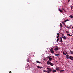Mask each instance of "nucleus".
I'll return each instance as SVG.
<instances>
[{
    "label": "nucleus",
    "mask_w": 73,
    "mask_h": 73,
    "mask_svg": "<svg viewBox=\"0 0 73 73\" xmlns=\"http://www.w3.org/2000/svg\"><path fill=\"white\" fill-rule=\"evenodd\" d=\"M70 52L72 54H73V52L71 50H70Z\"/></svg>",
    "instance_id": "nucleus-16"
},
{
    "label": "nucleus",
    "mask_w": 73,
    "mask_h": 73,
    "mask_svg": "<svg viewBox=\"0 0 73 73\" xmlns=\"http://www.w3.org/2000/svg\"><path fill=\"white\" fill-rule=\"evenodd\" d=\"M56 70H57V71H58V70H60V68H58L57 67V68H56L55 69Z\"/></svg>",
    "instance_id": "nucleus-8"
},
{
    "label": "nucleus",
    "mask_w": 73,
    "mask_h": 73,
    "mask_svg": "<svg viewBox=\"0 0 73 73\" xmlns=\"http://www.w3.org/2000/svg\"><path fill=\"white\" fill-rule=\"evenodd\" d=\"M64 34H62V36H64Z\"/></svg>",
    "instance_id": "nucleus-32"
},
{
    "label": "nucleus",
    "mask_w": 73,
    "mask_h": 73,
    "mask_svg": "<svg viewBox=\"0 0 73 73\" xmlns=\"http://www.w3.org/2000/svg\"><path fill=\"white\" fill-rule=\"evenodd\" d=\"M52 60V58H49V61H51V60Z\"/></svg>",
    "instance_id": "nucleus-22"
},
{
    "label": "nucleus",
    "mask_w": 73,
    "mask_h": 73,
    "mask_svg": "<svg viewBox=\"0 0 73 73\" xmlns=\"http://www.w3.org/2000/svg\"><path fill=\"white\" fill-rule=\"evenodd\" d=\"M36 62L38 64H41V62H39V61L38 60H37Z\"/></svg>",
    "instance_id": "nucleus-14"
},
{
    "label": "nucleus",
    "mask_w": 73,
    "mask_h": 73,
    "mask_svg": "<svg viewBox=\"0 0 73 73\" xmlns=\"http://www.w3.org/2000/svg\"><path fill=\"white\" fill-rule=\"evenodd\" d=\"M52 72L53 73H54L55 72H56L57 71H56V70H52Z\"/></svg>",
    "instance_id": "nucleus-15"
},
{
    "label": "nucleus",
    "mask_w": 73,
    "mask_h": 73,
    "mask_svg": "<svg viewBox=\"0 0 73 73\" xmlns=\"http://www.w3.org/2000/svg\"><path fill=\"white\" fill-rule=\"evenodd\" d=\"M60 37V35H58L57 36H56L57 38H58Z\"/></svg>",
    "instance_id": "nucleus-30"
},
{
    "label": "nucleus",
    "mask_w": 73,
    "mask_h": 73,
    "mask_svg": "<svg viewBox=\"0 0 73 73\" xmlns=\"http://www.w3.org/2000/svg\"><path fill=\"white\" fill-rule=\"evenodd\" d=\"M67 35H68V36H69L70 37L71 36H72V35H70V34H67Z\"/></svg>",
    "instance_id": "nucleus-18"
},
{
    "label": "nucleus",
    "mask_w": 73,
    "mask_h": 73,
    "mask_svg": "<svg viewBox=\"0 0 73 73\" xmlns=\"http://www.w3.org/2000/svg\"><path fill=\"white\" fill-rule=\"evenodd\" d=\"M70 0H67L68 2H69Z\"/></svg>",
    "instance_id": "nucleus-34"
},
{
    "label": "nucleus",
    "mask_w": 73,
    "mask_h": 73,
    "mask_svg": "<svg viewBox=\"0 0 73 73\" xmlns=\"http://www.w3.org/2000/svg\"><path fill=\"white\" fill-rule=\"evenodd\" d=\"M37 67L38 68H39V69H41V68H42V66L40 67L39 66H37Z\"/></svg>",
    "instance_id": "nucleus-11"
},
{
    "label": "nucleus",
    "mask_w": 73,
    "mask_h": 73,
    "mask_svg": "<svg viewBox=\"0 0 73 73\" xmlns=\"http://www.w3.org/2000/svg\"><path fill=\"white\" fill-rule=\"evenodd\" d=\"M58 50V47H56L54 49V50Z\"/></svg>",
    "instance_id": "nucleus-6"
},
{
    "label": "nucleus",
    "mask_w": 73,
    "mask_h": 73,
    "mask_svg": "<svg viewBox=\"0 0 73 73\" xmlns=\"http://www.w3.org/2000/svg\"><path fill=\"white\" fill-rule=\"evenodd\" d=\"M58 40H59V38L57 39V41H56L57 42L58 41Z\"/></svg>",
    "instance_id": "nucleus-29"
},
{
    "label": "nucleus",
    "mask_w": 73,
    "mask_h": 73,
    "mask_svg": "<svg viewBox=\"0 0 73 73\" xmlns=\"http://www.w3.org/2000/svg\"><path fill=\"white\" fill-rule=\"evenodd\" d=\"M62 24H63L64 25H65V23H64H64H63Z\"/></svg>",
    "instance_id": "nucleus-31"
},
{
    "label": "nucleus",
    "mask_w": 73,
    "mask_h": 73,
    "mask_svg": "<svg viewBox=\"0 0 73 73\" xmlns=\"http://www.w3.org/2000/svg\"><path fill=\"white\" fill-rule=\"evenodd\" d=\"M43 72H45V73H48L47 71L45 70H44L43 71Z\"/></svg>",
    "instance_id": "nucleus-17"
},
{
    "label": "nucleus",
    "mask_w": 73,
    "mask_h": 73,
    "mask_svg": "<svg viewBox=\"0 0 73 73\" xmlns=\"http://www.w3.org/2000/svg\"><path fill=\"white\" fill-rule=\"evenodd\" d=\"M47 58H49V56H47Z\"/></svg>",
    "instance_id": "nucleus-37"
},
{
    "label": "nucleus",
    "mask_w": 73,
    "mask_h": 73,
    "mask_svg": "<svg viewBox=\"0 0 73 73\" xmlns=\"http://www.w3.org/2000/svg\"><path fill=\"white\" fill-rule=\"evenodd\" d=\"M69 21V20H68V19H66V20H65V21H64V22H66V21Z\"/></svg>",
    "instance_id": "nucleus-20"
},
{
    "label": "nucleus",
    "mask_w": 73,
    "mask_h": 73,
    "mask_svg": "<svg viewBox=\"0 0 73 73\" xmlns=\"http://www.w3.org/2000/svg\"><path fill=\"white\" fill-rule=\"evenodd\" d=\"M9 73H12V72H11V71H10L9 72Z\"/></svg>",
    "instance_id": "nucleus-35"
},
{
    "label": "nucleus",
    "mask_w": 73,
    "mask_h": 73,
    "mask_svg": "<svg viewBox=\"0 0 73 73\" xmlns=\"http://www.w3.org/2000/svg\"><path fill=\"white\" fill-rule=\"evenodd\" d=\"M69 58L71 60H73V57L72 56H70Z\"/></svg>",
    "instance_id": "nucleus-5"
},
{
    "label": "nucleus",
    "mask_w": 73,
    "mask_h": 73,
    "mask_svg": "<svg viewBox=\"0 0 73 73\" xmlns=\"http://www.w3.org/2000/svg\"><path fill=\"white\" fill-rule=\"evenodd\" d=\"M29 59L28 58L27 60V61L28 62H29Z\"/></svg>",
    "instance_id": "nucleus-27"
},
{
    "label": "nucleus",
    "mask_w": 73,
    "mask_h": 73,
    "mask_svg": "<svg viewBox=\"0 0 73 73\" xmlns=\"http://www.w3.org/2000/svg\"><path fill=\"white\" fill-rule=\"evenodd\" d=\"M69 17L70 18H71V19H73V16L72 15H70Z\"/></svg>",
    "instance_id": "nucleus-10"
},
{
    "label": "nucleus",
    "mask_w": 73,
    "mask_h": 73,
    "mask_svg": "<svg viewBox=\"0 0 73 73\" xmlns=\"http://www.w3.org/2000/svg\"><path fill=\"white\" fill-rule=\"evenodd\" d=\"M66 58L68 59L69 58V55L67 54L66 55Z\"/></svg>",
    "instance_id": "nucleus-13"
},
{
    "label": "nucleus",
    "mask_w": 73,
    "mask_h": 73,
    "mask_svg": "<svg viewBox=\"0 0 73 73\" xmlns=\"http://www.w3.org/2000/svg\"><path fill=\"white\" fill-rule=\"evenodd\" d=\"M67 28L68 29H70V28H71V27H70L67 26Z\"/></svg>",
    "instance_id": "nucleus-21"
},
{
    "label": "nucleus",
    "mask_w": 73,
    "mask_h": 73,
    "mask_svg": "<svg viewBox=\"0 0 73 73\" xmlns=\"http://www.w3.org/2000/svg\"><path fill=\"white\" fill-rule=\"evenodd\" d=\"M64 70H60V72H64Z\"/></svg>",
    "instance_id": "nucleus-26"
},
{
    "label": "nucleus",
    "mask_w": 73,
    "mask_h": 73,
    "mask_svg": "<svg viewBox=\"0 0 73 73\" xmlns=\"http://www.w3.org/2000/svg\"><path fill=\"white\" fill-rule=\"evenodd\" d=\"M55 55L56 56H59L60 55V54H55Z\"/></svg>",
    "instance_id": "nucleus-12"
},
{
    "label": "nucleus",
    "mask_w": 73,
    "mask_h": 73,
    "mask_svg": "<svg viewBox=\"0 0 73 73\" xmlns=\"http://www.w3.org/2000/svg\"><path fill=\"white\" fill-rule=\"evenodd\" d=\"M63 54H64V55H66V54H68V52H66V51H64V52H63Z\"/></svg>",
    "instance_id": "nucleus-4"
},
{
    "label": "nucleus",
    "mask_w": 73,
    "mask_h": 73,
    "mask_svg": "<svg viewBox=\"0 0 73 73\" xmlns=\"http://www.w3.org/2000/svg\"><path fill=\"white\" fill-rule=\"evenodd\" d=\"M60 41L61 42H62V37H61L60 38Z\"/></svg>",
    "instance_id": "nucleus-7"
},
{
    "label": "nucleus",
    "mask_w": 73,
    "mask_h": 73,
    "mask_svg": "<svg viewBox=\"0 0 73 73\" xmlns=\"http://www.w3.org/2000/svg\"><path fill=\"white\" fill-rule=\"evenodd\" d=\"M66 33H67V34H69V31H66Z\"/></svg>",
    "instance_id": "nucleus-24"
},
{
    "label": "nucleus",
    "mask_w": 73,
    "mask_h": 73,
    "mask_svg": "<svg viewBox=\"0 0 73 73\" xmlns=\"http://www.w3.org/2000/svg\"><path fill=\"white\" fill-rule=\"evenodd\" d=\"M62 9L63 10V11H64V12H65H65H66V11L64 9L62 8Z\"/></svg>",
    "instance_id": "nucleus-19"
},
{
    "label": "nucleus",
    "mask_w": 73,
    "mask_h": 73,
    "mask_svg": "<svg viewBox=\"0 0 73 73\" xmlns=\"http://www.w3.org/2000/svg\"><path fill=\"white\" fill-rule=\"evenodd\" d=\"M60 26L61 27H62V24H61V23H60Z\"/></svg>",
    "instance_id": "nucleus-25"
},
{
    "label": "nucleus",
    "mask_w": 73,
    "mask_h": 73,
    "mask_svg": "<svg viewBox=\"0 0 73 73\" xmlns=\"http://www.w3.org/2000/svg\"><path fill=\"white\" fill-rule=\"evenodd\" d=\"M47 65H50L52 66H53V65H54V64L50 62L49 60H48L47 62Z\"/></svg>",
    "instance_id": "nucleus-1"
},
{
    "label": "nucleus",
    "mask_w": 73,
    "mask_h": 73,
    "mask_svg": "<svg viewBox=\"0 0 73 73\" xmlns=\"http://www.w3.org/2000/svg\"><path fill=\"white\" fill-rule=\"evenodd\" d=\"M62 38H63L64 39H66V36H62Z\"/></svg>",
    "instance_id": "nucleus-9"
},
{
    "label": "nucleus",
    "mask_w": 73,
    "mask_h": 73,
    "mask_svg": "<svg viewBox=\"0 0 73 73\" xmlns=\"http://www.w3.org/2000/svg\"><path fill=\"white\" fill-rule=\"evenodd\" d=\"M72 29H73V27H72Z\"/></svg>",
    "instance_id": "nucleus-38"
},
{
    "label": "nucleus",
    "mask_w": 73,
    "mask_h": 73,
    "mask_svg": "<svg viewBox=\"0 0 73 73\" xmlns=\"http://www.w3.org/2000/svg\"><path fill=\"white\" fill-rule=\"evenodd\" d=\"M47 73H50L52 72V69L48 68H47Z\"/></svg>",
    "instance_id": "nucleus-2"
},
{
    "label": "nucleus",
    "mask_w": 73,
    "mask_h": 73,
    "mask_svg": "<svg viewBox=\"0 0 73 73\" xmlns=\"http://www.w3.org/2000/svg\"><path fill=\"white\" fill-rule=\"evenodd\" d=\"M57 36H60V34H59L58 33H57Z\"/></svg>",
    "instance_id": "nucleus-28"
},
{
    "label": "nucleus",
    "mask_w": 73,
    "mask_h": 73,
    "mask_svg": "<svg viewBox=\"0 0 73 73\" xmlns=\"http://www.w3.org/2000/svg\"><path fill=\"white\" fill-rule=\"evenodd\" d=\"M71 9H73V6H72L71 7Z\"/></svg>",
    "instance_id": "nucleus-33"
},
{
    "label": "nucleus",
    "mask_w": 73,
    "mask_h": 73,
    "mask_svg": "<svg viewBox=\"0 0 73 73\" xmlns=\"http://www.w3.org/2000/svg\"><path fill=\"white\" fill-rule=\"evenodd\" d=\"M62 23H64V22L63 21L62 22Z\"/></svg>",
    "instance_id": "nucleus-36"
},
{
    "label": "nucleus",
    "mask_w": 73,
    "mask_h": 73,
    "mask_svg": "<svg viewBox=\"0 0 73 73\" xmlns=\"http://www.w3.org/2000/svg\"><path fill=\"white\" fill-rule=\"evenodd\" d=\"M59 11L61 13H62V10H61V9H59Z\"/></svg>",
    "instance_id": "nucleus-23"
},
{
    "label": "nucleus",
    "mask_w": 73,
    "mask_h": 73,
    "mask_svg": "<svg viewBox=\"0 0 73 73\" xmlns=\"http://www.w3.org/2000/svg\"><path fill=\"white\" fill-rule=\"evenodd\" d=\"M53 48H51L50 49V51L51 53H54V51H53Z\"/></svg>",
    "instance_id": "nucleus-3"
}]
</instances>
